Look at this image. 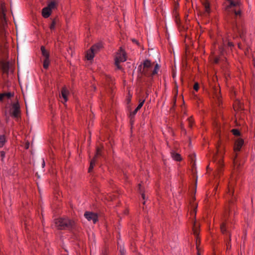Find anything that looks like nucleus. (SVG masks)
Masks as SVG:
<instances>
[{"label":"nucleus","instance_id":"f257e3e1","mask_svg":"<svg viewBox=\"0 0 255 255\" xmlns=\"http://www.w3.org/2000/svg\"><path fill=\"white\" fill-rule=\"evenodd\" d=\"M160 66L158 64H155L150 61L146 60L143 63L142 72L147 76H153L157 74Z\"/></svg>","mask_w":255,"mask_h":255},{"label":"nucleus","instance_id":"f03ea898","mask_svg":"<svg viewBox=\"0 0 255 255\" xmlns=\"http://www.w3.org/2000/svg\"><path fill=\"white\" fill-rule=\"evenodd\" d=\"M73 221L67 218H60L55 220V227L59 230H65L71 228Z\"/></svg>","mask_w":255,"mask_h":255},{"label":"nucleus","instance_id":"7ed1b4c3","mask_svg":"<svg viewBox=\"0 0 255 255\" xmlns=\"http://www.w3.org/2000/svg\"><path fill=\"white\" fill-rule=\"evenodd\" d=\"M228 5L226 9L228 11L234 13L236 16L241 14V2L239 1H234L233 0H227Z\"/></svg>","mask_w":255,"mask_h":255},{"label":"nucleus","instance_id":"20e7f679","mask_svg":"<svg viewBox=\"0 0 255 255\" xmlns=\"http://www.w3.org/2000/svg\"><path fill=\"white\" fill-rule=\"evenodd\" d=\"M5 8L4 3L1 1H0V12L1 14V20L3 21L5 19ZM5 34V31L4 29V25L0 24V39H3Z\"/></svg>","mask_w":255,"mask_h":255},{"label":"nucleus","instance_id":"39448f33","mask_svg":"<svg viewBox=\"0 0 255 255\" xmlns=\"http://www.w3.org/2000/svg\"><path fill=\"white\" fill-rule=\"evenodd\" d=\"M126 54L125 51L121 48L120 50L117 52L115 57V63L118 69H121L120 66L121 62H124L126 61Z\"/></svg>","mask_w":255,"mask_h":255},{"label":"nucleus","instance_id":"423d86ee","mask_svg":"<svg viewBox=\"0 0 255 255\" xmlns=\"http://www.w3.org/2000/svg\"><path fill=\"white\" fill-rule=\"evenodd\" d=\"M102 47L101 43H97L91 47L90 49L87 52L86 58L87 60H91L93 59L95 53Z\"/></svg>","mask_w":255,"mask_h":255},{"label":"nucleus","instance_id":"0eeeda50","mask_svg":"<svg viewBox=\"0 0 255 255\" xmlns=\"http://www.w3.org/2000/svg\"><path fill=\"white\" fill-rule=\"evenodd\" d=\"M84 217L88 221H92L94 224H96L98 220V216L96 213L86 211L84 213Z\"/></svg>","mask_w":255,"mask_h":255},{"label":"nucleus","instance_id":"6e6552de","mask_svg":"<svg viewBox=\"0 0 255 255\" xmlns=\"http://www.w3.org/2000/svg\"><path fill=\"white\" fill-rule=\"evenodd\" d=\"M101 148L99 147H97V149H96V153L94 157L93 158V159H92L90 162V167L89 168V172H90L92 171V169L94 168V166L95 165L96 158L99 155H100L101 154Z\"/></svg>","mask_w":255,"mask_h":255},{"label":"nucleus","instance_id":"1a4fd4ad","mask_svg":"<svg viewBox=\"0 0 255 255\" xmlns=\"http://www.w3.org/2000/svg\"><path fill=\"white\" fill-rule=\"evenodd\" d=\"M244 141L243 139L239 138L236 141L234 146V151L235 152L239 151L244 145Z\"/></svg>","mask_w":255,"mask_h":255},{"label":"nucleus","instance_id":"9d476101","mask_svg":"<svg viewBox=\"0 0 255 255\" xmlns=\"http://www.w3.org/2000/svg\"><path fill=\"white\" fill-rule=\"evenodd\" d=\"M12 115L14 118H18L20 113V107L18 103H14L12 106Z\"/></svg>","mask_w":255,"mask_h":255},{"label":"nucleus","instance_id":"9b49d317","mask_svg":"<svg viewBox=\"0 0 255 255\" xmlns=\"http://www.w3.org/2000/svg\"><path fill=\"white\" fill-rule=\"evenodd\" d=\"M69 91L66 87H64L62 88L61 90V93L60 95V98H62L63 99V101L62 102H66L68 100V96L69 95Z\"/></svg>","mask_w":255,"mask_h":255},{"label":"nucleus","instance_id":"f8f14e48","mask_svg":"<svg viewBox=\"0 0 255 255\" xmlns=\"http://www.w3.org/2000/svg\"><path fill=\"white\" fill-rule=\"evenodd\" d=\"M213 160L218 165L219 167L221 168L223 166V162L222 156L218 157L217 154H216L213 156Z\"/></svg>","mask_w":255,"mask_h":255},{"label":"nucleus","instance_id":"ddd939ff","mask_svg":"<svg viewBox=\"0 0 255 255\" xmlns=\"http://www.w3.org/2000/svg\"><path fill=\"white\" fill-rule=\"evenodd\" d=\"M203 5L204 8V14L206 15L209 14L211 11L210 6L209 2L207 0H205V1L203 2Z\"/></svg>","mask_w":255,"mask_h":255},{"label":"nucleus","instance_id":"4468645a","mask_svg":"<svg viewBox=\"0 0 255 255\" xmlns=\"http://www.w3.org/2000/svg\"><path fill=\"white\" fill-rule=\"evenodd\" d=\"M51 14V11L47 7H45L42 9V15L44 18H48Z\"/></svg>","mask_w":255,"mask_h":255},{"label":"nucleus","instance_id":"2eb2a0df","mask_svg":"<svg viewBox=\"0 0 255 255\" xmlns=\"http://www.w3.org/2000/svg\"><path fill=\"white\" fill-rule=\"evenodd\" d=\"M41 51L42 53V55L43 57H44L45 59L49 58V53L48 51H47L44 47V46H42L41 47Z\"/></svg>","mask_w":255,"mask_h":255},{"label":"nucleus","instance_id":"dca6fc26","mask_svg":"<svg viewBox=\"0 0 255 255\" xmlns=\"http://www.w3.org/2000/svg\"><path fill=\"white\" fill-rule=\"evenodd\" d=\"M1 68L4 73H7L9 70V64L7 62L1 63Z\"/></svg>","mask_w":255,"mask_h":255},{"label":"nucleus","instance_id":"f3484780","mask_svg":"<svg viewBox=\"0 0 255 255\" xmlns=\"http://www.w3.org/2000/svg\"><path fill=\"white\" fill-rule=\"evenodd\" d=\"M193 232L194 234L197 236L199 235V226L197 225V224L195 221L193 224Z\"/></svg>","mask_w":255,"mask_h":255},{"label":"nucleus","instance_id":"a211bd4d","mask_svg":"<svg viewBox=\"0 0 255 255\" xmlns=\"http://www.w3.org/2000/svg\"><path fill=\"white\" fill-rule=\"evenodd\" d=\"M171 156L172 158L176 161H179L181 160V155L177 153H175L174 152H171Z\"/></svg>","mask_w":255,"mask_h":255},{"label":"nucleus","instance_id":"6ab92c4d","mask_svg":"<svg viewBox=\"0 0 255 255\" xmlns=\"http://www.w3.org/2000/svg\"><path fill=\"white\" fill-rule=\"evenodd\" d=\"M6 142V138L4 135H0V147H2Z\"/></svg>","mask_w":255,"mask_h":255},{"label":"nucleus","instance_id":"aec40b11","mask_svg":"<svg viewBox=\"0 0 255 255\" xmlns=\"http://www.w3.org/2000/svg\"><path fill=\"white\" fill-rule=\"evenodd\" d=\"M56 2H54V1H52L51 2H50L47 6H46L51 11H52V9H54V8H56Z\"/></svg>","mask_w":255,"mask_h":255},{"label":"nucleus","instance_id":"412c9836","mask_svg":"<svg viewBox=\"0 0 255 255\" xmlns=\"http://www.w3.org/2000/svg\"><path fill=\"white\" fill-rule=\"evenodd\" d=\"M50 63L49 58L45 59L43 61V67L45 69H47L49 67V65Z\"/></svg>","mask_w":255,"mask_h":255},{"label":"nucleus","instance_id":"4be33fe9","mask_svg":"<svg viewBox=\"0 0 255 255\" xmlns=\"http://www.w3.org/2000/svg\"><path fill=\"white\" fill-rule=\"evenodd\" d=\"M220 228L222 233L225 234L226 232V224L225 223L223 222L220 226Z\"/></svg>","mask_w":255,"mask_h":255},{"label":"nucleus","instance_id":"5701e85b","mask_svg":"<svg viewBox=\"0 0 255 255\" xmlns=\"http://www.w3.org/2000/svg\"><path fill=\"white\" fill-rule=\"evenodd\" d=\"M56 23H57V19H54L52 20V23H51V24L50 25V29L51 30H54L55 29Z\"/></svg>","mask_w":255,"mask_h":255},{"label":"nucleus","instance_id":"b1692460","mask_svg":"<svg viewBox=\"0 0 255 255\" xmlns=\"http://www.w3.org/2000/svg\"><path fill=\"white\" fill-rule=\"evenodd\" d=\"M144 101L145 100H140L139 101V104L137 106V107H136V111H138L139 110H140L141 107L143 106V104L144 103Z\"/></svg>","mask_w":255,"mask_h":255},{"label":"nucleus","instance_id":"393cba45","mask_svg":"<svg viewBox=\"0 0 255 255\" xmlns=\"http://www.w3.org/2000/svg\"><path fill=\"white\" fill-rule=\"evenodd\" d=\"M233 134L235 135L238 136L240 135V131L237 129H233L232 130Z\"/></svg>","mask_w":255,"mask_h":255},{"label":"nucleus","instance_id":"a878e982","mask_svg":"<svg viewBox=\"0 0 255 255\" xmlns=\"http://www.w3.org/2000/svg\"><path fill=\"white\" fill-rule=\"evenodd\" d=\"M188 122L189 127L191 128L192 127V125L193 123V120L192 119V117H190L188 118Z\"/></svg>","mask_w":255,"mask_h":255},{"label":"nucleus","instance_id":"bb28decb","mask_svg":"<svg viewBox=\"0 0 255 255\" xmlns=\"http://www.w3.org/2000/svg\"><path fill=\"white\" fill-rule=\"evenodd\" d=\"M120 252L121 253V255H124L125 254V251L123 248L120 247Z\"/></svg>","mask_w":255,"mask_h":255},{"label":"nucleus","instance_id":"cd10ccee","mask_svg":"<svg viewBox=\"0 0 255 255\" xmlns=\"http://www.w3.org/2000/svg\"><path fill=\"white\" fill-rule=\"evenodd\" d=\"M199 84H198V83H195V84H194V87H193L195 91H197L198 90V89H199Z\"/></svg>","mask_w":255,"mask_h":255},{"label":"nucleus","instance_id":"c85d7f7f","mask_svg":"<svg viewBox=\"0 0 255 255\" xmlns=\"http://www.w3.org/2000/svg\"><path fill=\"white\" fill-rule=\"evenodd\" d=\"M233 194V192H232V190H231V187H229L228 188V195L231 197V196H232Z\"/></svg>","mask_w":255,"mask_h":255},{"label":"nucleus","instance_id":"c756f323","mask_svg":"<svg viewBox=\"0 0 255 255\" xmlns=\"http://www.w3.org/2000/svg\"><path fill=\"white\" fill-rule=\"evenodd\" d=\"M5 96V94H0V100L1 101L3 99V98Z\"/></svg>","mask_w":255,"mask_h":255},{"label":"nucleus","instance_id":"7c9ffc66","mask_svg":"<svg viewBox=\"0 0 255 255\" xmlns=\"http://www.w3.org/2000/svg\"><path fill=\"white\" fill-rule=\"evenodd\" d=\"M0 155H1V156L2 158H3L4 157V156H5V153H4V152L3 151H1L0 152Z\"/></svg>","mask_w":255,"mask_h":255},{"label":"nucleus","instance_id":"2f4dec72","mask_svg":"<svg viewBox=\"0 0 255 255\" xmlns=\"http://www.w3.org/2000/svg\"><path fill=\"white\" fill-rule=\"evenodd\" d=\"M228 46H229V47H232V46H234V45H233V43H232V42H228Z\"/></svg>","mask_w":255,"mask_h":255},{"label":"nucleus","instance_id":"473e14b6","mask_svg":"<svg viewBox=\"0 0 255 255\" xmlns=\"http://www.w3.org/2000/svg\"><path fill=\"white\" fill-rule=\"evenodd\" d=\"M219 59L218 58H215L214 59V62L215 63H218L219 62Z\"/></svg>","mask_w":255,"mask_h":255},{"label":"nucleus","instance_id":"72a5a7b5","mask_svg":"<svg viewBox=\"0 0 255 255\" xmlns=\"http://www.w3.org/2000/svg\"><path fill=\"white\" fill-rule=\"evenodd\" d=\"M101 255H107V251L106 250L102 252Z\"/></svg>","mask_w":255,"mask_h":255},{"label":"nucleus","instance_id":"f704fd0d","mask_svg":"<svg viewBox=\"0 0 255 255\" xmlns=\"http://www.w3.org/2000/svg\"><path fill=\"white\" fill-rule=\"evenodd\" d=\"M45 161L43 159H42V166L43 168L45 166Z\"/></svg>","mask_w":255,"mask_h":255},{"label":"nucleus","instance_id":"c9c22d12","mask_svg":"<svg viewBox=\"0 0 255 255\" xmlns=\"http://www.w3.org/2000/svg\"><path fill=\"white\" fill-rule=\"evenodd\" d=\"M236 157H237V155H236V157H235V158L233 160V162H234V164L235 166H236V165L237 164L236 160Z\"/></svg>","mask_w":255,"mask_h":255},{"label":"nucleus","instance_id":"e433bc0d","mask_svg":"<svg viewBox=\"0 0 255 255\" xmlns=\"http://www.w3.org/2000/svg\"><path fill=\"white\" fill-rule=\"evenodd\" d=\"M138 112V111H136V108L134 110V111L132 112V114L133 115H135L136 113Z\"/></svg>","mask_w":255,"mask_h":255},{"label":"nucleus","instance_id":"4c0bfd02","mask_svg":"<svg viewBox=\"0 0 255 255\" xmlns=\"http://www.w3.org/2000/svg\"><path fill=\"white\" fill-rule=\"evenodd\" d=\"M5 94V96H7V97H10L11 96V94L8 93H6Z\"/></svg>","mask_w":255,"mask_h":255},{"label":"nucleus","instance_id":"58836bf2","mask_svg":"<svg viewBox=\"0 0 255 255\" xmlns=\"http://www.w3.org/2000/svg\"><path fill=\"white\" fill-rule=\"evenodd\" d=\"M141 196H142V197L143 198V199H145V195L144 193H141Z\"/></svg>","mask_w":255,"mask_h":255},{"label":"nucleus","instance_id":"ea45409f","mask_svg":"<svg viewBox=\"0 0 255 255\" xmlns=\"http://www.w3.org/2000/svg\"><path fill=\"white\" fill-rule=\"evenodd\" d=\"M132 41L135 42V43H137V41L135 39L132 40Z\"/></svg>","mask_w":255,"mask_h":255},{"label":"nucleus","instance_id":"a19ab883","mask_svg":"<svg viewBox=\"0 0 255 255\" xmlns=\"http://www.w3.org/2000/svg\"><path fill=\"white\" fill-rule=\"evenodd\" d=\"M193 212H194V213L195 214H196V210H195H195H194Z\"/></svg>","mask_w":255,"mask_h":255},{"label":"nucleus","instance_id":"79ce46f5","mask_svg":"<svg viewBox=\"0 0 255 255\" xmlns=\"http://www.w3.org/2000/svg\"><path fill=\"white\" fill-rule=\"evenodd\" d=\"M138 185H139V189H140V187H141V184H139Z\"/></svg>","mask_w":255,"mask_h":255},{"label":"nucleus","instance_id":"37998d69","mask_svg":"<svg viewBox=\"0 0 255 255\" xmlns=\"http://www.w3.org/2000/svg\"><path fill=\"white\" fill-rule=\"evenodd\" d=\"M238 47H239V48H241V46H240V45L239 44H238Z\"/></svg>","mask_w":255,"mask_h":255}]
</instances>
